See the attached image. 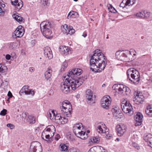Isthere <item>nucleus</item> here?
Returning <instances> with one entry per match:
<instances>
[{
	"label": "nucleus",
	"mask_w": 152,
	"mask_h": 152,
	"mask_svg": "<svg viewBox=\"0 0 152 152\" xmlns=\"http://www.w3.org/2000/svg\"><path fill=\"white\" fill-rule=\"evenodd\" d=\"M78 132H75L74 133L76 136L80 139L84 140L87 139L88 137L87 134H86V130L84 127L79 129Z\"/></svg>",
	"instance_id": "nucleus-18"
},
{
	"label": "nucleus",
	"mask_w": 152,
	"mask_h": 152,
	"mask_svg": "<svg viewBox=\"0 0 152 152\" xmlns=\"http://www.w3.org/2000/svg\"><path fill=\"white\" fill-rule=\"evenodd\" d=\"M108 10L110 12H114V11L115 10L114 8L111 5H109Z\"/></svg>",
	"instance_id": "nucleus-51"
},
{
	"label": "nucleus",
	"mask_w": 152,
	"mask_h": 152,
	"mask_svg": "<svg viewBox=\"0 0 152 152\" xmlns=\"http://www.w3.org/2000/svg\"><path fill=\"white\" fill-rule=\"evenodd\" d=\"M13 18L19 23L24 22V20L18 13L14 14L12 15Z\"/></svg>",
	"instance_id": "nucleus-30"
},
{
	"label": "nucleus",
	"mask_w": 152,
	"mask_h": 152,
	"mask_svg": "<svg viewBox=\"0 0 152 152\" xmlns=\"http://www.w3.org/2000/svg\"><path fill=\"white\" fill-rule=\"evenodd\" d=\"M60 89L64 93L68 94L70 91L69 83L67 81V80H63V82H62L60 85Z\"/></svg>",
	"instance_id": "nucleus-10"
},
{
	"label": "nucleus",
	"mask_w": 152,
	"mask_h": 152,
	"mask_svg": "<svg viewBox=\"0 0 152 152\" xmlns=\"http://www.w3.org/2000/svg\"><path fill=\"white\" fill-rule=\"evenodd\" d=\"M132 145L137 150H139L140 148L139 146L136 143L132 142Z\"/></svg>",
	"instance_id": "nucleus-50"
},
{
	"label": "nucleus",
	"mask_w": 152,
	"mask_h": 152,
	"mask_svg": "<svg viewBox=\"0 0 152 152\" xmlns=\"http://www.w3.org/2000/svg\"><path fill=\"white\" fill-rule=\"evenodd\" d=\"M127 75L129 80L134 84H137L139 83L140 75L138 71L134 68H130L127 70Z\"/></svg>",
	"instance_id": "nucleus-5"
},
{
	"label": "nucleus",
	"mask_w": 152,
	"mask_h": 152,
	"mask_svg": "<svg viewBox=\"0 0 152 152\" xmlns=\"http://www.w3.org/2000/svg\"><path fill=\"white\" fill-rule=\"evenodd\" d=\"M83 125L81 123H78L75 124L73 127V131L74 132L78 133L79 129L83 127Z\"/></svg>",
	"instance_id": "nucleus-29"
},
{
	"label": "nucleus",
	"mask_w": 152,
	"mask_h": 152,
	"mask_svg": "<svg viewBox=\"0 0 152 152\" xmlns=\"http://www.w3.org/2000/svg\"><path fill=\"white\" fill-rule=\"evenodd\" d=\"M54 110H52L49 112L48 114V117L51 120H55L56 121V117H57L58 114Z\"/></svg>",
	"instance_id": "nucleus-27"
},
{
	"label": "nucleus",
	"mask_w": 152,
	"mask_h": 152,
	"mask_svg": "<svg viewBox=\"0 0 152 152\" xmlns=\"http://www.w3.org/2000/svg\"><path fill=\"white\" fill-rule=\"evenodd\" d=\"M60 138V135L58 134H57L55 136V139L57 141Z\"/></svg>",
	"instance_id": "nucleus-56"
},
{
	"label": "nucleus",
	"mask_w": 152,
	"mask_h": 152,
	"mask_svg": "<svg viewBox=\"0 0 152 152\" xmlns=\"http://www.w3.org/2000/svg\"><path fill=\"white\" fill-rule=\"evenodd\" d=\"M40 29L44 36L47 39H51L53 37L52 32L51 30V25L48 21H44L40 25Z\"/></svg>",
	"instance_id": "nucleus-3"
},
{
	"label": "nucleus",
	"mask_w": 152,
	"mask_h": 152,
	"mask_svg": "<svg viewBox=\"0 0 152 152\" xmlns=\"http://www.w3.org/2000/svg\"><path fill=\"white\" fill-rule=\"evenodd\" d=\"M75 30L73 28V27L72 26H69V30L68 32V34L70 35H72L75 32Z\"/></svg>",
	"instance_id": "nucleus-44"
},
{
	"label": "nucleus",
	"mask_w": 152,
	"mask_h": 152,
	"mask_svg": "<svg viewBox=\"0 0 152 152\" xmlns=\"http://www.w3.org/2000/svg\"><path fill=\"white\" fill-rule=\"evenodd\" d=\"M11 2L12 5L15 6L16 10L17 11L19 10L23 5L21 0H11Z\"/></svg>",
	"instance_id": "nucleus-21"
},
{
	"label": "nucleus",
	"mask_w": 152,
	"mask_h": 152,
	"mask_svg": "<svg viewBox=\"0 0 152 152\" xmlns=\"http://www.w3.org/2000/svg\"><path fill=\"white\" fill-rule=\"evenodd\" d=\"M2 83H3L5 87H7L9 83L7 80H5L3 82H2Z\"/></svg>",
	"instance_id": "nucleus-55"
},
{
	"label": "nucleus",
	"mask_w": 152,
	"mask_h": 152,
	"mask_svg": "<svg viewBox=\"0 0 152 152\" xmlns=\"http://www.w3.org/2000/svg\"><path fill=\"white\" fill-rule=\"evenodd\" d=\"M145 113L148 116L152 117V107L151 105H149L146 107Z\"/></svg>",
	"instance_id": "nucleus-33"
},
{
	"label": "nucleus",
	"mask_w": 152,
	"mask_h": 152,
	"mask_svg": "<svg viewBox=\"0 0 152 152\" xmlns=\"http://www.w3.org/2000/svg\"><path fill=\"white\" fill-rule=\"evenodd\" d=\"M82 36L83 37H85L87 36V34H83Z\"/></svg>",
	"instance_id": "nucleus-64"
},
{
	"label": "nucleus",
	"mask_w": 152,
	"mask_h": 152,
	"mask_svg": "<svg viewBox=\"0 0 152 152\" xmlns=\"http://www.w3.org/2000/svg\"><path fill=\"white\" fill-rule=\"evenodd\" d=\"M42 3L44 6H48L49 4L48 0H42Z\"/></svg>",
	"instance_id": "nucleus-49"
},
{
	"label": "nucleus",
	"mask_w": 152,
	"mask_h": 152,
	"mask_svg": "<svg viewBox=\"0 0 152 152\" xmlns=\"http://www.w3.org/2000/svg\"><path fill=\"white\" fill-rule=\"evenodd\" d=\"M69 152H79V151L76 148H72L69 150Z\"/></svg>",
	"instance_id": "nucleus-52"
},
{
	"label": "nucleus",
	"mask_w": 152,
	"mask_h": 152,
	"mask_svg": "<svg viewBox=\"0 0 152 152\" xmlns=\"http://www.w3.org/2000/svg\"><path fill=\"white\" fill-rule=\"evenodd\" d=\"M86 97L87 101L90 104L94 103L95 102V96L93 95L92 91L90 89H87L86 91Z\"/></svg>",
	"instance_id": "nucleus-12"
},
{
	"label": "nucleus",
	"mask_w": 152,
	"mask_h": 152,
	"mask_svg": "<svg viewBox=\"0 0 152 152\" xmlns=\"http://www.w3.org/2000/svg\"><path fill=\"white\" fill-rule=\"evenodd\" d=\"M7 68L6 66H4L0 63V72L3 73L6 72Z\"/></svg>",
	"instance_id": "nucleus-41"
},
{
	"label": "nucleus",
	"mask_w": 152,
	"mask_h": 152,
	"mask_svg": "<svg viewBox=\"0 0 152 152\" xmlns=\"http://www.w3.org/2000/svg\"><path fill=\"white\" fill-rule=\"evenodd\" d=\"M7 96L9 97V98H11L13 96L12 95L10 91H9L7 94Z\"/></svg>",
	"instance_id": "nucleus-58"
},
{
	"label": "nucleus",
	"mask_w": 152,
	"mask_h": 152,
	"mask_svg": "<svg viewBox=\"0 0 152 152\" xmlns=\"http://www.w3.org/2000/svg\"><path fill=\"white\" fill-rule=\"evenodd\" d=\"M28 120L30 124H32L35 123L36 119L35 116L33 115H29L28 117Z\"/></svg>",
	"instance_id": "nucleus-37"
},
{
	"label": "nucleus",
	"mask_w": 152,
	"mask_h": 152,
	"mask_svg": "<svg viewBox=\"0 0 152 152\" xmlns=\"http://www.w3.org/2000/svg\"><path fill=\"white\" fill-rule=\"evenodd\" d=\"M148 144L149 146L152 148V139L150 140V141L148 142Z\"/></svg>",
	"instance_id": "nucleus-59"
},
{
	"label": "nucleus",
	"mask_w": 152,
	"mask_h": 152,
	"mask_svg": "<svg viewBox=\"0 0 152 152\" xmlns=\"http://www.w3.org/2000/svg\"><path fill=\"white\" fill-rule=\"evenodd\" d=\"M112 111L113 116L118 121L123 117V114L120 113V110L118 107H114L112 109Z\"/></svg>",
	"instance_id": "nucleus-17"
},
{
	"label": "nucleus",
	"mask_w": 152,
	"mask_h": 152,
	"mask_svg": "<svg viewBox=\"0 0 152 152\" xmlns=\"http://www.w3.org/2000/svg\"><path fill=\"white\" fill-rule=\"evenodd\" d=\"M121 104L122 109L125 113L129 116L133 114L134 112L132 106L126 99H122Z\"/></svg>",
	"instance_id": "nucleus-6"
},
{
	"label": "nucleus",
	"mask_w": 152,
	"mask_h": 152,
	"mask_svg": "<svg viewBox=\"0 0 152 152\" xmlns=\"http://www.w3.org/2000/svg\"><path fill=\"white\" fill-rule=\"evenodd\" d=\"M11 56L8 54H7L5 56L6 59L7 60H10L11 58Z\"/></svg>",
	"instance_id": "nucleus-57"
},
{
	"label": "nucleus",
	"mask_w": 152,
	"mask_h": 152,
	"mask_svg": "<svg viewBox=\"0 0 152 152\" xmlns=\"http://www.w3.org/2000/svg\"><path fill=\"white\" fill-rule=\"evenodd\" d=\"M116 130L118 136H122L126 132V126L123 124H118L116 126Z\"/></svg>",
	"instance_id": "nucleus-15"
},
{
	"label": "nucleus",
	"mask_w": 152,
	"mask_h": 152,
	"mask_svg": "<svg viewBox=\"0 0 152 152\" xmlns=\"http://www.w3.org/2000/svg\"><path fill=\"white\" fill-rule=\"evenodd\" d=\"M18 46V43L16 42H11L10 44V48L12 49H15Z\"/></svg>",
	"instance_id": "nucleus-42"
},
{
	"label": "nucleus",
	"mask_w": 152,
	"mask_h": 152,
	"mask_svg": "<svg viewBox=\"0 0 152 152\" xmlns=\"http://www.w3.org/2000/svg\"><path fill=\"white\" fill-rule=\"evenodd\" d=\"M96 129L99 133L100 134H104L107 139L112 136V134L109 132L108 129L103 123H98L96 125Z\"/></svg>",
	"instance_id": "nucleus-7"
},
{
	"label": "nucleus",
	"mask_w": 152,
	"mask_h": 152,
	"mask_svg": "<svg viewBox=\"0 0 152 152\" xmlns=\"http://www.w3.org/2000/svg\"><path fill=\"white\" fill-rule=\"evenodd\" d=\"M67 80V81L69 83V85L70 84L71 88L73 90H75L83 83L81 79L68 75H66L64 77V80Z\"/></svg>",
	"instance_id": "nucleus-4"
},
{
	"label": "nucleus",
	"mask_w": 152,
	"mask_h": 152,
	"mask_svg": "<svg viewBox=\"0 0 152 152\" xmlns=\"http://www.w3.org/2000/svg\"><path fill=\"white\" fill-rule=\"evenodd\" d=\"M4 12L3 10L1 8V7L0 6V15H1L2 14H3Z\"/></svg>",
	"instance_id": "nucleus-62"
},
{
	"label": "nucleus",
	"mask_w": 152,
	"mask_h": 152,
	"mask_svg": "<svg viewBox=\"0 0 152 152\" xmlns=\"http://www.w3.org/2000/svg\"><path fill=\"white\" fill-rule=\"evenodd\" d=\"M68 119L65 116H61L60 114H58L56 117V123L59 124L64 125L67 123Z\"/></svg>",
	"instance_id": "nucleus-19"
},
{
	"label": "nucleus",
	"mask_w": 152,
	"mask_h": 152,
	"mask_svg": "<svg viewBox=\"0 0 152 152\" xmlns=\"http://www.w3.org/2000/svg\"><path fill=\"white\" fill-rule=\"evenodd\" d=\"M61 29L62 32L64 34H68V32L69 30V27H68V25L66 24H65L61 27Z\"/></svg>",
	"instance_id": "nucleus-38"
},
{
	"label": "nucleus",
	"mask_w": 152,
	"mask_h": 152,
	"mask_svg": "<svg viewBox=\"0 0 152 152\" xmlns=\"http://www.w3.org/2000/svg\"><path fill=\"white\" fill-rule=\"evenodd\" d=\"M55 131V128L53 125H48L42 133L41 137L42 139L47 141H51Z\"/></svg>",
	"instance_id": "nucleus-2"
},
{
	"label": "nucleus",
	"mask_w": 152,
	"mask_h": 152,
	"mask_svg": "<svg viewBox=\"0 0 152 152\" xmlns=\"http://www.w3.org/2000/svg\"><path fill=\"white\" fill-rule=\"evenodd\" d=\"M135 0H123L120 6L124 8L126 6L132 5L135 3Z\"/></svg>",
	"instance_id": "nucleus-23"
},
{
	"label": "nucleus",
	"mask_w": 152,
	"mask_h": 152,
	"mask_svg": "<svg viewBox=\"0 0 152 152\" xmlns=\"http://www.w3.org/2000/svg\"><path fill=\"white\" fill-rule=\"evenodd\" d=\"M144 11H141L136 13L135 15L137 17L144 18Z\"/></svg>",
	"instance_id": "nucleus-43"
},
{
	"label": "nucleus",
	"mask_w": 152,
	"mask_h": 152,
	"mask_svg": "<svg viewBox=\"0 0 152 152\" xmlns=\"http://www.w3.org/2000/svg\"><path fill=\"white\" fill-rule=\"evenodd\" d=\"M66 138L70 141H73L75 140L73 134L70 132H68L66 134Z\"/></svg>",
	"instance_id": "nucleus-40"
},
{
	"label": "nucleus",
	"mask_w": 152,
	"mask_h": 152,
	"mask_svg": "<svg viewBox=\"0 0 152 152\" xmlns=\"http://www.w3.org/2000/svg\"><path fill=\"white\" fill-rule=\"evenodd\" d=\"M0 6H1L2 7L4 8L5 7V5L4 4H0Z\"/></svg>",
	"instance_id": "nucleus-63"
},
{
	"label": "nucleus",
	"mask_w": 152,
	"mask_h": 152,
	"mask_svg": "<svg viewBox=\"0 0 152 152\" xmlns=\"http://www.w3.org/2000/svg\"><path fill=\"white\" fill-rule=\"evenodd\" d=\"M126 50L117 51L115 53V56L118 60L122 61L129 62L130 61V57H128Z\"/></svg>",
	"instance_id": "nucleus-8"
},
{
	"label": "nucleus",
	"mask_w": 152,
	"mask_h": 152,
	"mask_svg": "<svg viewBox=\"0 0 152 152\" xmlns=\"http://www.w3.org/2000/svg\"><path fill=\"white\" fill-rule=\"evenodd\" d=\"M142 118L143 115L141 113H139L136 115L135 117V120L137 122V123L135 124L136 126L140 125L142 121Z\"/></svg>",
	"instance_id": "nucleus-26"
},
{
	"label": "nucleus",
	"mask_w": 152,
	"mask_h": 152,
	"mask_svg": "<svg viewBox=\"0 0 152 152\" xmlns=\"http://www.w3.org/2000/svg\"><path fill=\"white\" fill-rule=\"evenodd\" d=\"M24 33V29L23 26L20 25L18 26L13 34L14 38H20L22 37Z\"/></svg>",
	"instance_id": "nucleus-14"
},
{
	"label": "nucleus",
	"mask_w": 152,
	"mask_h": 152,
	"mask_svg": "<svg viewBox=\"0 0 152 152\" xmlns=\"http://www.w3.org/2000/svg\"><path fill=\"white\" fill-rule=\"evenodd\" d=\"M82 72V70L81 69L75 68L69 71L66 75L75 77V75L79 76L80 75Z\"/></svg>",
	"instance_id": "nucleus-20"
},
{
	"label": "nucleus",
	"mask_w": 152,
	"mask_h": 152,
	"mask_svg": "<svg viewBox=\"0 0 152 152\" xmlns=\"http://www.w3.org/2000/svg\"><path fill=\"white\" fill-rule=\"evenodd\" d=\"M44 54L45 56L48 58L49 59H50L53 58V56L51 49L50 47H46L44 49Z\"/></svg>",
	"instance_id": "nucleus-25"
},
{
	"label": "nucleus",
	"mask_w": 152,
	"mask_h": 152,
	"mask_svg": "<svg viewBox=\"0 0 152 152\" xmlns=\"http://www.w3.org/2000/svg\"><path fill=\"white\" fill-rule=\"evenodd\" d=\"M29 87L27 85L23 86L20 92H21L22 93L24 92L26 94L31 95L32 96H33L34 94V91L32 89H29Z\"/></svg>",
	"instance_id": "nucleus-22"
},
{
	"label": "nucleus",
	"mask_w": 152,
	"mask_h": 152,
	"mask_svg": "<svg viewBox=\"0 0 152 152\" xmlns=\"http://www.w3.org/2000/svg\"><path fill=\"white\" fill-rule=\"evenodd\" d=\"M7 110L5 109H3L0 112V115L3 116H5L7 113Z\"/></svg>",
	"instance_id": "nucleus-48"
},
{
	"label": "nucleus",
	"mask_w": 152,
	"mask_h": 152,
	"mask_svg": "<svg viewBox=\"0 0 152 152\" xmlns=\"http://www.w3.org/2000/svg\"><path fill=\"white\" fill-rule=\"evenodd\" d=\"M117 86L119 93L123 95H128L130 93V89L126 86L123 84H118Z\"/></svg>",
	"instance_id": "nucleus-13"
},
{
	"label": "nucleus",
	"mask_w": 152,
	"mask_h": 152,
	"mask_svg": "<svg viewBox=\"0 0 152 152\" xmlns=\"http://www.w3.org/2000/svg\"><path fill=\"white\" fill-rule=\"evenodd\" d=\"M78 15V14L77 12L73 11H71L68 13L67 17V19H69L72 18H75L76 17L77 15Z\"/></svg>",
	"instance_id": "nucleus-34"
},
{
	"label": "nucleus",
	"mask_w": 152,
	"mask_h": 152,
	"mask_svg": "<svg viewBox=\"0 0 152 152\" xmlns=\"http://www.w3.org/2000/svg\"><path fill=\"white\" fill-rule=\"evenodd\" d=\"M144 139L145 142L148 143L150 141V140L152 139V135L150 134H148L144 137Z\"/></svg>",
	"instance_id": "nucleus-39"
},
{
	"label": "nucleus",
	"mask_w": 152,
	"mask_h": 152,
	"mask_svg": "<svg viewBox=\"0 0 152 152\" xmlns=\"http://www.w3.org/2000/svg\"><path fill=\"white\" fill-rule=\"evenodd\" d=\"M133 101L136 104H139L143 101L144 97L142 93L140 91L135 92L134 93Z\"/></svg>",
	"instance_id": "nucleus-16"
},
{
	"label": "nucleus",
	"mask_w": 152,
	"mask_h": 152,
	"mask_svg": "<svg viewBox=\"0 0 152 152\" xmlns=\"http://www.w3.org/2000/svg\"><path fill=\"white\" fill-rule=\"evenodd\" d=\"M61 53L65 55L71 53L72 49L68 47L61 46L59 48Z\"/></svg>",
	"instance_id": "nucleus-24"
},
{
	"label": "nucleus",
	"mask_w": 152,
	"mask_h": 152,
	"mask_svg": "<svg viewBox=\"0 0 152 152\" xmlns=\"http://www.w3.org/2000/svg\"><path fill=\"white\" fill-rule=\"evenodd\" d=\"M68 66V62L67 61L64 62L61 66V69L62 70H64Z\"/></svg>",
	"instance_id": "nucleus-46"
},
{
	"label": "nucleus",
	"mask_w": 152,
	"mask_h": 152,
	"mask_svg": "<svg viewBox=\"0 0 152 152\" xmlns=\"http://www.w3.org/2000/svg\"><path fill=\"white\" fill-rule=\"evenodd\" d=\"M62 106L61 107V109H69L72 108V106L70 102L67 100L61 103Z\"/></svg>",
	"instance_id": "nucleus-28"
},
{
	"label": "nucleus",
	"mask_w": 152,
	"mask_h": 152,
	"mask_svg": "<svg viewBox=\"0 0 152 152\" xmlns=\"http://www.w3.org/2000/svg\"><path fill=\"white\" fill-rule=\"evenodd\" d=\"M133 133V137H134V139L135 140H137L138 138V134H139L138 132H134Z\"/></svg>",
	"instance_id": "nucleus-53"
},
{
	"label": "nucleus",
	"mask_w": 152,
	"mask_h": 152,
	"mask_svg": "<svg viewBox=\"0 0 152 152\" xmlns=\"http://www.w3.org/2000/svg\"><path fill=\"white\" fill-rule=\"evenodd\" d=\"M29 70L31 72H33L34 71V69L33 67H30L29 68Z\"/></svg>",
	"instance_id": "nucleus-60"
},
{
	"label": "nucleus",
	"mask_w": 152,
	"mask_h": 152,
	"mask_svg": "<svg viewBox=\"0 0 152 152\" xmlns=\"http://www.w3.org/2000/svg\"><path fill=\"white\" fill-rule=\"evenodd\" d=\"M60 150L64 152H69V146L65 144H61L60 145Z\"/></svg>",
	"instance_id": "nucleus-35"
},
{
	"label": "nucleus",
	"mask_w": 152,
	"mask_h": 152,
	"mask_svg": "<svg viewBox=\"0 0 152 152\" xmlns=\"http://www.w3.org/2000/svg\"><path fill=\"white\" fill-rule=\"evenodd\" d=\"M90 67L92 71L100 72L103 71L107 64L106 58L101 50H96L90 61Z\"/></svg>",
	"instance_id": "nucleus-1"
},
{
	"label": "nucleus",
	"mask_w": 152,
	"mask_h": 152,
	"mask_svg": "<svg viewBox=\"0 0 152 152\" xmlns=\"http://www.w3.org/2000/svg\"><path fill=\"white\" fill-rule=\"evenodd\" d=\"M126 52L127 55L128 56V57H130V61H131L132 60V57L134 56H136L137 53L136 51L133 49H131L130 51L126 50Z\"/></svg>",
	"instance_id": "nucleus-32"
},
{
	"label": "nucleus",
	"mask_w": 152,
	"mask_h": 152,
	"mask_svg": "<svg viewBox=\"0 0 152 152\" xmlns=\"http://www.w3.org/2000/svg\"><path fill=\"white\" fill-rule=\"evenodd\" d=\"M30 150L31 152H41L42 149L41 144L37 141L32 142Z\"/></svg>",
	"instance_id": "nucleus-11"
},
{
	"label": "nucleus",
	"mask_w": 152,
	"mask_h": 152,
	"mask_svg": "<svg viewBox=\"0 0 152 152\" xmlns=\"http://www.w3.org/2000/svg\"><path fill=\"white\" fill-rule=\"evenodd\" d=\"M62 112L66 115L67 117H70L71 116L72 108L69 109H61Z\"/></svg>",
	"instance_id": "nucleus-31"
},
{
	"label": "nucleus",
	"mask_w": 152,
	"mask_h": 152,
	"mask_svg": "<svg viewBox=\"0 0 152 152\" xmlns=\"http://www.w3.org/2000/svg\"><path fill=\"white\" fill-rule=\"evenodd\" d=\"M144 18H148L150 16V13L147 11H144Z\"/></svg>",
	"instance_id": "nucleus-47"
},
{
	"label": "nucleus",
	"mask_w": 152,
	"mask_h": 152,
	"mask_svg": "<svg viewBox=\"0 0 152 152\" xmlns=\"http://www.w3.org/2000/svg\"><path fill=\"white\" fill-rule=\"evenodd\" d=\"M99 140V138L94 137H91L90 139L92 143L97 142Z\"/></svg>",
	"instance_id": "nucleus-45"
},
{
	"label": "nucleus",
	"mask_w": 152,
	"mask_h": 152,
	"mask_svg": "<svg viewBox=\"0 0 152 152\" xmlns=\"http://www.w3.org/2000/svg\"><path fill=\"white\" fill-rule=\"evenodd\" d=\"M22 116L23 118H25L26 117V115L25 113H23L22 114Z\"/></svg>",
	"instance_id": "nucleus-61"
},
{
	"label": "nucleus",
	"mask_w": 152,
	"mask_h": 152,
	"mask_svg": "<svg viewBox=\"0 0 152 152\" xmlns=\"http://www.w3.org/2000/svg\"><path fill=\"white\" fill-rule=\"evenodd\" d=\"M7 127L9 128L10 129H13L15 127V126L12 124H8L7 125Z\"/></svg>",
	"instance_id": "nucleus-54"
},
{
	"label": "nucleus",
	"mask_w": 152,
	"mask_h": 152,
	"mask_svg": "<svg viewBox=\"0 0 152 152\" xmlns=\"http://www.w3.org/2000/svg\"><path fill=\"white\" fill-rule=\"evenodd\" d=\"M112 100L109 95H105L102 99L101 101V106L104 109L108 110Z\"/></svg>",
	"instance_id": "nucleus-9"
},
{
	"label": "nucleus",
	"mask_w": 152,
	"mask_h": 152,
	"mask_svg": "<svg viewBox=\"0 0 152 152\" xmlns=\"http://www.w3.org/2000/svg\"><path fill=\"white\" fill-rule=\"evenodd\" d=\"M52 73V70L48 69V70L46 71L45 74V78L47 80H48L50 78Z\"/></svg>",
	"instance_id": "nucleus-36"
}]
</instances>
